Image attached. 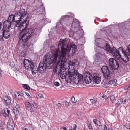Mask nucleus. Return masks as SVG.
<instances>
[{
    "mask_svg": "<svg viewBox=\"0 0 130 130\" xmlns=\"http://www.w3.org/2000/svg\"><path fill=\"white\" fill-rule=\"evenodd\" d=\"M36 96L37 98H41L42 97V95L41 94H37Z\"/></svg>",
    "mask_w": 130,
    "mask_h": 130,
    "instance_id": "obj_38",
    "label": "nucleus"
},
{
    "mask_svg": "<svg viewBox=\"0 0 130 130\" xmlns=\"http://www.w3.org/2000/svg\"><path fill=\"white\" fill-rule=\"evenodd\" d=\"M72 128H72H72H69V129L70 130H72Z\"/></svg>",
    "mask_w": 130,
    "mask_h": 130,
    "instance_id": "obj_57",
    "label": "nucleus"
},
{
    "mask_svg": "<svg viewBox=\"0 0 130 130\" xmlns=\"http://www.w3.org/2000/svg\"><path fill=\"white\" fill-rule=\"evenodd\" d=\"M51 54H46L44 57L43 61H41L39 63L38 68V71L40 73H42L44 72L46 70L48 65L53 63L55 67V71L56 74H59L60 72L61 68V65L58 64V58L55 55L52 53Z\"/></svg>",
    "mask_w": 130,
    "mask_h": 130,
    "instance_id": "obj_2",
    "label": "nucleus"
},
{
    "mask_svg": "<svg viewBox=\"0 0 130 130\" xmlns=\"http://www.w3.org/2000/svg\"><path fill=\"white\" fill-rule=\"evenodd\" d=\"M124 53L125 52L122 47H119L117 50L115 47H113L112 48V52L110 53H112L114 58L117 59H119L120 61H121L125 66H126L127 65H125V63H123V61L122 62V61L121 59V58H121V53L124 54Z\"/></svg>",
    "mask_w": 130,
    "mask_h": 130,
    "instance_id": "obj_7",
    "label": "nucleus"
},
{
    "mask_svg": "<svg viewBox=\"0 0 130 130\" xmlns=\"http://www.w3.org/2000/svg\"><path fill=\"white\" fill-rule=\"evenodd\" d=\"M102 97L105 100L107 99L108 98V97L106 95L104 94H103L102 96Z\"/></svg>",
    "mask_w": 130,
    "mask_h": 130,
    "instance_id": "obj_39",
    "label": "nucleus"
},
{
    "mask_svg": "<svg viewBox=\"0 0 130 130\" xmlns=\"http://www.w3.org/2000/svg\"><path fill=\"white\" fill-rule=\"evenodd\" d=\"M62 128L63 130H67L66 128L65 127H63Z\"/></svg>",
    "mask_w": 130,
    "mask_h": 130,
    "instance_id": "obj_53",
    "label": "nucleus"
},
{
    "mask_svg": "<svg viewBox=\"0 0 130 130\" xmlns=\"http://www.w3.org/2000/svg\"><path fill=\"white\" fill-rule=\"evenodd\" d=\"M121 104L120 103H117L115 104V106L117 107H119L120 105Z\"/></svg>",
    "mask_w": 130,
    "mask_h": 130,
    "instance_id": "obj_40",
    "label": "nucleus"
},
{
    "mask_svg": "<svg viewBox=\"0 0 130 130\" xmlns=\"http://www.w3.org/2000/svg\"><path fill=\"white\" fill-rule=\"evenodd\" d=\"M15 125L13 119L8 121L7 124V127L8 130H13Z\"/></svg>",
    "mask_w": 130,
    "mask_h": 130,
    "instance_id": "obj_15",
    "label": "nucleus"
},
{
    "mask_svg": "<svg viewBox=\"0 0 130 130\" xmlns=\"http://www.w3.org/2000/svg\"><path fill=\"white\" fill-rule=\"evenodd\" d=\"M2 23L1 22H0V30H1V29H2V28H1L2 26Z\"/></svg>",
    "mask_w": 130,
    "mask_h": 130,
    "instance_id": "obj_51",
    "label": "nucleus"
},
{
    "mask_svg": "<svg viewBox=\"0 0 130 130\" xmlns=\"http://www.w3.org/2000/svg\"><path fill=\"white\" fill-rule=\"evenodd\" d=\"M110 101L112 103H113V102L116 100L115 96L113 95H112L110 96Z\"/></svg>",
    "mask_w": 130,
    "mask_h": 130,
    "instance_id": "obj_30",
    "label": "nucleus"
},
{
    "mask_svg": "<svg viewBox=\"0 0 130 130\" xmlns=\"http://www.w3.org/2000/svg\"><path fill=\"white\" fill-rule=\"evenodd\" d=\"M121 102V103L122 104H124L126 102V99L124 98L121 99L120 100Z\"/></svg>",
    "mask_w": 130,
    "mask_h": 130,
    "instance_id": "obj_33",
    "label": "nucleus"
},
{
    "mask_svg": "<svg viewBox=\"0 0 130 130\" xmlns=\"http://www.w3.org/2000/svg\"><path fill=\"white\" fill-rule=\"evenodd\" d=\"M65 63L64 62V63H62L61 65V68L60 73H61L60 74L61 78L63 79H66V82L68 83H69L71 81H73L76 84H77L79 83H81V82L83 80V76L82 75L78 73L77 70H72L71 71L68 72V74H67V72H66L61 71L62 66L64 65Z\"/></svg>",
    "mask_w": 130,
    "mask_h": 130,
    "instance_id": "obj_3",
    "label": "nucleus"
},
{
    "mask_svg": "<svg viewBox=\"0 0 130 130\" xmlns=\"http://www.w3.org/2000/svg\"><path fill=\"white\" fill-rule=\"evenodd\" d=\"M71 101L72 103H76V101L75 100V98L73 96L72 97L71 99Z\"/></svg>",
    "mask_w": 130,
    "mask_h": 130,
    "instance_id": "obj_35",
    "label": "nucleus"
},
{
    "mask_svg": "<svg viewBox=\"0 0 130 130\" xmlns=\"http://www.w3.org/2000/svg\"><path fill=\"white\" fill-rule=\"evenodd\" d=\"M23 19H18L16 20V21L15 22V25H14L15 26V27L16 26L17 27H19L21 28V24L22 23V20Z\"/></svg>",
    "mask_w": 130,
    "mask_h": 130,
    "instance_id": "obj_18",
    "label": "nucleus"
},
{
    "mask_svg": "<svg viewBox=\"0 0 130 130\" xmlns=\"http://www.w3.org/2000/svg\"><path fill=\"white\" fill-rule=\"evenodd\" d=\"M126 96V100L127 101H130V92L127 93Z\"/></svg>",
    "mask_w": 130,
    "mask_h": 130,
    "instance_id": "obj_32",
    "label": "nucleus"
},
{
    "mask_svg": "<svg viewBox=\"0 0 130 130\" xmlns=\"http://www.w3.org/2000/svg\"><path fill=\"white\" fill-rule=\"evenodd\" d=\"M55 86L56 87H58L59 86V83L57 82H55L54 83Z\"/></svg>",
    "mask_w": 130,
    "mask_h": 130,
    "instance_id": "obj_37",
    "label": "nucleus"
},
{
    "mask_svg": "<svg viewBox=\"0 0 130 130\" xmlns=\"http://www.w3.org/2000/svg\"><path fill=\"white\" fill-rule=\"evenodd\" d=\"M28 14H27V13L25 11V10L22 9L19 10L15 15L11 14L8 17L7 20L11 22V23L14 24L13 23L16 21V20L19 19H26L28 16Z\"/></svg>",
    "mask_w": 130,
    "mask_h": 130,
    "instance_id": "obj_5",
    "label": "nucleus"
},
{
    "mask_svg": "<svg viewBox=\"0 0 130 130\" xmlns=\"http://www.w3.org/2000/svg\"><path fill=\"white\" fill-rule=\"evenodd\" d=\"M101 69L105 79L110 80L112 77V73L109 70L108 67L106 66H103Z\"/></svg>",
    "mask_w": 130,
    "mask_h": 130,
    "instance_id": "obj_9",
    "label": "nucleus"
},
{
    "mask_svg": "<svg viewBox=\"0 0 130 130\" xmlns=\"http://www.w3.org/2000/svg\"><path fill=\"white\" fill-rule=\"evenodd\" d=\"M41 27H40L26 29L23 31H21L19 32V39L25 42L27 41L31 37L37 38L39 36L40 33L41 32Z\"/></svg>",
    "mask_w": 130,
    "mask_h": 130,
    "instance_id": "obj_4",
    "label": "nucleus"
},
{
    "mask_svg": "<svg viewBox=\"0 0 130 130\" xmlns=\"http://www.w3.org/2000/svg\"><path fill=\"white\" fill-rule=\"evenodd\" d=\"M88 128L89 129H91L92 128V126L91 124H88Z\"/></svg>",
    "mask_w": 130,
    "mask_h": 130,
    "instance_id": "obj_41",
    "label": "nucleus"
},
{
    "mask_svg": "<svg viewBox=\"0 0 130 130\" xmlns=\"http://www.w3.org/2000/svg\"><path fill=\"white\" fill-rule=\"evenodd\" d=\"M22 130H33V129H32L31 126L28 125L23 127Z\"/></svg>",
    "mask_w": 130,
    "mask_h": 130,
    "instance_id": "obj_24",
    "label": "nucleus"
},
{
    "mask_svg": "<svg viewBox=\"0 0 130 130\" xmlns=\"http://www.w3.org/2000/svg\"><path fill=\"white\" fill-rule=\"evenodd\" d=\"M117 82V80L116 79H113V80H110L108 82V83L110 85L112 84L113 83H116Z\"/></svg>",
    "mask_w": 130,
    "mask_h": 130,
    "instance_id": "obj_31",
    "label": "nucleus"
},
{
    "mask_svg": "<svg viewBox=\"0 0 130 130\" xmlns=\"http://www.w3.org/2000/svg\"><path fill=\"white\" fill-rule=\"evenodd\" d=\"M3 29H10V27H12L11 29L15 27V26L14 25V24L11 23V22L9 21L8 20L5 21L3 23Z\"/></svg>",
    "mask_w": 130,
    "mask_h": 130,
    "instance_id": "obj_13",
    "label": "nucleus"
},
{
    "mask_svg": "<svg viewBox=\"0 0 130 130\" xmlns=\"http://www.w3.org/2000/svg\"><path fill=\"white\" fill-rule=\"evenodd\" d=\"M32 113L31 112V113H32L33 114V113H33V112H34V115H35V116H36V115H37V112H36V111H33V110H32Z\"/></svg>",
    "mask_w": 130,
    "mask_h": 130,
    "instance_id": "obj_44",
    "label": "nucleus"
},
{
    "mask_svg": "<svg viewBox=\"0 0 130 130\" xmlns=\"http://www.w3.org/2000/svg\"><path fill=\"white\" fill-rule=\"evenodd\" d=\"M15 95L16 98L17 99H21L22 98L21 95H20V93L18 92H17L15 93Z\"/></svg>",
    "mask_w": 130,
    "mask_h": 130,
    "instance_id": "obj_28",
    "label": "nucleus"
},
{
    "mask_svg": "<svg viewBox=\"0 0 130 130\" xmlns=\"http://www.w3.org/2000/svg\"><path fill=\"white\" fill-rule=\"evenodd\" d=\"M109 65L113 69L118 70L119 64L118 61L112 58H111L109 60Z\"/></svg>",
    "mask_w": 130,
    "mask_h": 130,
    "instance_id": "obj_11",
    "label": "nucleus"
},
{
    "mask_svg": "<svg viewBox=\"0 0 130 130\" xmlns=\"http://www.w3.org/2000/svg\"><path fill=\"white\" fill-rule=\"evenodd\" d=\"M123 61V63H125V65H127V62L130 61V44L128 45V50H126L124 53V56L123 59H121Z\"/></svg>",
    "mask_w": 130,
    "mask_h": 130,
    "instance_id": "obj_10",
    "label": "nucleus"
},
{
    "mask_svg": "<svg viewBox=\"0 0 130 130\" xmlns=\"http://www.w3.org/2000/svg\"><path fill=\"white\" fill-rule=\"evenodd\" d=\"M3 99L4 101V103L6 106L9 105L11 104V100L7 96H4L3 97Z\"/></svg>",
    "mask_w": 130,
    "mask_h": 130,
    "instance_id": "obj_17",
    "label": "nucleus"
},
{
    "mask_svg": "<svg viewBox=\"0 0 130 130\" xmlns=\"http://www.w3.org/2000/svg\"><path fill=\"white\" fill-rule=\"evenodd\" d=\"M25 104L27 109L32 113V109L30 103L29 102H25Z\"/></svg>",
    "mask_w": 130,
    "mask_h": 130,
    "instance_id": "obj_20",
    "label": "nucleus"
},
{
    "mask_svg": "<svg viewBox=\"0 0 130 130\" xmlns=\"http://www.w3.org/2000/svg\"><path fill=\"white\" fill-rule=\"evenodd\" d=\"M117 85L116 84H114V86H116Z\"/></svg>",
    "mask_w": 130,
    "mask_h": 130,
    "instance_id": "obj_56",
    "label": "nucleus"
},
{
    "mask_svg": "<svg viewBox=\"0 0 130 130\" xmlns=\"http://www.w3.org/2000/svg\"><path fill=\"white\" fill-rule=\"evenodd\" d=\"M76 125H74V126H73V129L72 130H76Z\"/></svg>",
    "mask_w": 130,
    "mask_h": 130,
    "instance_id": "obj_48",
    "label": "nucleus"
},
{
    "mask_svg": "<svg viewBox=\"0 0 130 130\" xmlns=\"http://www.w3.org/2000/svg\"><path fill=\"white\" fill-rule=\"evenodd\" d=\"M93 122L94 124L96 126H102L99 120L96 119H94L93 120Z\"/></svg>",
    "mask_w": 130,
    "mask_h": 130,
    "instance_id": "obj_23",
    "label": "nucleus"
},
{
    "mask_svg": "<svg viewBox=\"0 0 130 130\" xmlns=\"http://www.w3.org/2000/svg\"><path fill=\"white\" fill-rule=\"evenodd\" d=\"M95 45L96 46H98L99 44H98V43H95Z\"/></svg>",
    "mask_w": 130,
    "mask_h": 130,
    "instance_id": "obj_55",
    "label": "nucleus"
},
{
    "mask_svg": "<svg viewBox=\"0 0 130 130\" xmlns=\"http://www.w3.org/2000/svg\"><path fill=\"white\" fill-rule=\"evenodd\" d=\"M103 54L100 52L97 53L95 55V59H98L99 58L103 56Z\"/></svg>",
    "mask_w": 130,
    "mask_h": 130,
    "instance_id": "obj_27",
    "label": "nucleus"
},
{
    "mask_svg": "<svg viewBox=\"0 0 130 130\" xmlns=\"http://www.w3.org/2000/svg\"><path fill=\"white\" fill-rule=\"evenodd\" d=\"M27 17L26 19L23 18L22 19L23 21H22V23L21 24V29H22V30H21V31H23V30L27 29L26 28L27 27L29 24V21L28 20H27Z\"/></svg>",
    "mask_w": 130,
    "mask_h": 130,
    "instance_id": "obj_14",
    "label": "nucleus"
},
{
    "mask_svg": "<svg viewBox=\"0 0 130 130\" xmlns=\"http://www.w3.org/2000/svg\"><path fill=\"white\" fill-rule=\"evenodd\" d=\"M24 64V66L27 69L30 68L32 74H35L37 72L38 68L34 65L33 62L32 61L28 59L25 60Z\"/></svg>",
    "mask_w": 130,
    "mask_h": 130,
    "instance_id": "obj_8",
    "label": "nucleus"
},
{
    "mask_svg": "<svg viewBox=\"0 0 130 130\" xmlns=\"http://www.w3.org/2000/svg\"><path fill=\"white\" fill-rule=\"evenodd\" d=\"M5 116L6 117H7L9 116L10 111L7 108H6L4 110Z\"/></svg>",
    "mask_w": 130,
    "mask_h": 130,
    "instance_id": "obj_26",
    "label": "nucleus"
},
{
    "mask_svg": "<svg viewBox=\"0 0 130 130\" xmlns=\"http://www.w3.org/2000/svg\"><path fill=\"white\" fill-rule=\"evenodd\" d=\"M42 6L38 8L37 10V13L38 14H44L45 13V9L44 7L43 6V4L42 3Z\"/></svg>",
    "mask_w": 130,
    "mask_h": 130,
    "instance_id": "obj_16",
    "label": "nucleus"
},
{
    "mask_svg": "<svg viewBox=\"0 0 130 130\" xmlns=\"http://www.w3.org/2000/svg\"><path fill=\"white\" fill-rule=\"evenodd\" d=\"M65 105L66 106H68L69 105V103L67 101L65 102Z\"/></svg>",
    "mask_w": 130,
    "mask_h": 130,
    "instance_id": "obj_42",
    "label": "nucleus"
},
{
    "mask_svg": "<svg viewBox=\"0 0 130 130\" xmlns=\"http://www.w3.org/2000/svg\"><path fill=\"white\" fill-rule=\"evenodd\" d=\"M90 100L92 104H94V105L96 106H99V102L97 99H95L94 100L93 99H91Z\"/></svg>",
    "mask_w": 130,
    "mask_h": 130,
    "instance_id": "obj_21",
    "label": "nucleus"
},
{
    "mask_svg": "<svg viewBox=\"0 0 130 130\" xmlns=\"http://www.w3.org/2000/svg\"><path fill=\"white\" fill-rule=\"evenodd\" d=\"M79 21L77 19H74L72 23V26H73L74 25L75 27H78L79 26Z\"/></svg>",
    "mask_w": 130,
    "mask_h": 130,
    "instance_id": "obj_22",
    "label": "nucleus"
},
{
    "mask_svg": "<svg viewBox=\"0 0 130 130\" xmlns=\"http://www.w3.org/2000/svg\"><path fill=\"white\" fill-rule=\"evenodd\" d=\"M1 116V113H0V117Z\"/></svg>",
    "mask_w": 130,
    "mask_h": 130,
    "instance_id": "obj_58",
    "label": "nucleus"
},
{
    "mask_svg": "<svg viewBox=\"0 0 130 130\" xmlns=\"http://www.w3.org/2000/svg\"><path fill=\"white\" fill-rule=\"evenodd\" d=\"M75 27H75H75V28H76V27Z\"/></svg>",
    "mask_w": 130,
    "mask_h": 130,
    "instance_id": "obj_59",
    "label": "nucleus"
},
{
    "mask_svg": "<svg viewBox=\"0 0 130 130\" xmlns=\"http://www.w3.org/2000/svg\"><path fill=\"white\" fill-rule=\"evenodd\" d=\"M33 106L35 108H37V107L36 104L34 102L32 104Z\"/></svg>",
    "mask_w": 130,
    "mask_h": 130,
    "instance_id": "obj_43",
    "label": "nucleus"
},
{
    "mask_svg": "<svg viewBox=\"0 0 130 130\" xmlns=\"http://www.w3.org/2000/svg\"><path fill=\"white\" fill-rule=\"evenodd\" d=\"M106 48L107 51L110 53L112 52V48H111L109 44L106 43Z\"/></svg>",
    "mask_w": 130,
    "mask_h": 130,
    "instance_id": "obj_25",
    "label": "nucleus"
},
{
    "mask_svg": "<svg viewBox=\"0 0 130 130\" xmlns=\"http://www.w3.org/2000/svg\"><path fill=\"white\" fill-rule=\"evenodd\" d=\"M71 43L70 39L67 38L60 39L58 44V48L56 49L55 47L52 49L51 53L55 55L58 58L59 64L61 65L62 63L66 62L67 60L66 55L68 53L70 55H73L77 50V46L75 44L70 46Z\"/></svg>",
    "mask_w": 130,
    "mask_h": 130,
    "instance_id": "obj_1",
    "label": "nucleus"
},
{
    "mask_svg": "<svg viewBox=\"0 0 130 130\" xmlns=\"http://www.w3.org/2000/svg\"><path fill=\"white\" fill-rule=\"evenodd\" d=\"M20 95H21V97L22 98V97L23 96V95H24V94H23V93H20Z\"/></svg>",
    "mask_w": 130,
    "mask_h": 130,
    "instance_id": "obj_52",
    "label": "nucleus"
},
{
    "mask_svg": "<svg viewBox=\"0 0 130 130\" xmlns=\"http://www.w3.org/2000/svg\"><path fill=\"white\" fill-rule=\"evenodd\" d=\"M104 128L103 129V130H107V127L105 125H104Z\"/></svg>",
    "mask_w": 130,
    "mask_h": 130,
    "instance_id": "obj_49",
    "label": "nucleus"
},
{
    "mask_svg": "<svg viewBox=\"0 0 130 130\" xmlns=\"http://www.w3.org/2000/svg\"><path fill=\"white\" fill-rule=\"evenodd\" d=\"M126 128L128 129H130V126L129 125H126Z\"/></svg>",
    "mask_w": 130,
    "mask_h": 130,
    "instance_id": "obj_45",
    "label": "nucleus"
},
{
    "mask_svg": "<svg viewBox=\"0 0 130 130\" xmlns=\"http://www.w3.org/2000/svg\"><path fill=\"white\" fill-rule=\"evenodd\" d=\"M25 93L26 94V95L28 96L29 97V98H30V97H31L30 96V95H29V94L28 93L26 92H25Z\"/></svg>",
    "mask_w": 130,
    "mask_h": 130,
    "instance_id": "obj_47",
    "label": "nucleus"
},
{
    "mask_svg": "<svg viewBox=\"0 0 130 130\" xmlns=\"http://www.w3.org/2000/svg\"><path fill=\"white\" fill-rule=\"evenodd\" d=\"M84 81L87 84L91 82V79L93 80L94 84H99L101 80V77L98 76H94L92 77L91 74L89 72H85L84 74Z\"/></svg>",
    "mask_w": 130,
    "mask_h": 130,
    "instance_id": "obj_6",
    "label": "nucleus"
},
{
    "mask_svg": "<svg viewBox=\"0 0 130 130\" xmlns=\"http://www.w3.org/2000/svg\"><path fill=\"white\" fill-rule=\"evenodd\" d=\"M23 87L24 88L27 90H29L30 89V88L29 85L28 84H22Z\"/></svg>",
    "mask_w": 130,
    "mask_h": 130,
    "instance_id": "obj_29",
    "label": "nucleus"
},
{
    "mask_svg": "<svg viewBox=\"0 0 130 130\" xmlns=\"http://www.w3.org/2000/svg\"><path fill=\"white\" fill-rule=\"evenodd\" d=\"M110 86V85H109V83H108V82L107 83H105L104 84V86L105 88H106V87H109Z\"/></svg>",
    "mask_w": 130,
    "mask_h": 130,
    "instance_id": "obj_36",
    "label": "nucleus"
},
{
    "mask_svg": "<svg viewBox=\"0 0 130 130\" xmlns=\"http://www.w3.org/2000/svg\"><path fill=\"white\" fill-rule=\"evenodd\" d=\"M9 29H2V32L0 33V36H2V39L4 37L5 39L8 38L10 35V32Z\"/></svg>",
    "mask_w": 130,
    "mask_h": 130,
    "instance_id": "obj_12",
    "label": "nucleus"
},
{
    "mask_svg": "<svg viewBox=\"0 0 130 130\" xmlns=\"http://www.w3.org/2000/svg\"><path fill=\"white\" fill-rule=\"evenodd\" d=\"M2 72L0 69V76H2Z\"/></svg>",
    "mask_w": 130,
    "mask_h": 130,
    "instance_id": "obj_50",
    "label": "nucleus"
},
{
    "mask_svg": "<svg viewBox=\"0 0 130 130\" xmlns=\"http://www.w3.org/2000/svg\"><path fill=\"white\" fill-rule=\"evenodd\" d=\"M70 16H69L67 15L63 16L61 17V18L60 20H61L62 19H64L66 18H70Z\"/></svg>",
    "mask_w": 130,
    "mask_h": 130,
    "instance_id": "obj_34",
    "label": "nucleus"
},
{
    "mask_svg": "<svg viewBox=\"0 0 130 130\" xmlns=\"http://www.w3.org/2000/svg\"><path fill=\"white\" fill-rule=\"evenodd\" d=\"M57 106L59 108H61V105L60 103H58L57 104Z\"/></svg>",
    "mask_w": 130,
    "mask_h": 130,
    "instance_id": "obj_46",
    "label": "nucleus"
},
{
    "mask_svg": "<svg viewBox=\"0 0 130 130\" xmlns=\"http://www.w3.org/2000/svg\"><path fill=\"white\" fill-rule=\"evenodd\" d=\"M20 106L19 104H17L15 108H13V112L16 116L18 115L19 113V108H20Z\"/></svg>",
    "mask_w": 130,
    "mask_h": 130,
    "instance_id": "obj_19",
    "label": "nucleus"
},
{
    "mask_svg": "<svg viewBox=\"0 0 130 130\" xmlns=\"http://www.w3.org/2000/svg\"><path fill=\"white\" fill-rule=\"evenodd\" d=\"M2 40V36H0V40Z\"/></svg>",
    "mask_w": 130,
    "mask_h": 130,
    "instance_id": "obj_54",
    "label": "nucleus"
}]
</instances>
